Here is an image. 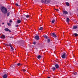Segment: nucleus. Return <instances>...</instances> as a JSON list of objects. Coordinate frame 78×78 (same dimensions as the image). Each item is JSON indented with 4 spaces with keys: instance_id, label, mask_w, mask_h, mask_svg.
<instances>
[{
    "instance_id": "b1692460",
    "label": "nucleus",
    "mask_w": 78,
    "mask_h": 78,
    "mask_svg": "<svg viewBox=\"0 0 78 78\" xmlns=\"http://www.w3.org/2000/svg\"><path fill=\"white\" fill-rule=\"evenodd\" d=\"M41 58V56L40 55L38 56L37 57V58H38V59H40Z\"/></svg>"
},
{
    "instance_id": "aec40b11",
    "label": "nucleus",
    "mask_w": 78,
    "mask_h": 78,
    "mask_svg": "<svg viewBox=\"0 0 78 78\" xmlns=\"http://www.w3.org/2000/svg\"><path fill=\"white\" fill-rule=\"evenodd\" d=\"M11 48L12 50V51H14V48H13V47L11 46Z\"/></svg>"
},
{
    "instance_id": "9b49d317",
    "label": "nucleus",
    "mask_w": 78,
    "mask_h": 78,
    "mask_svg": "<svg viewBox=\"0 0 78 78\" xmlns=\"http://www.w3.org/2000/svg\"><path fill=\"white\" fill-rule=\"evenodd\" d=\"M69 21H70V19H69V18H67L66 19L67 22L68 23H69Z\"/></svg>"
},
{
    "instance_id": "1a4fd4ad",
    "label": "nucleus",
    "mask_w": 78,
    "mask_h": 78,
    "mask_svg": "<svg viewBox=\"0 0 78 78\" xmlns=\"http://www.w3.org/2000/svg\"><path fill=\"white\" fill-rule=\"evenodd\" d=\"M51 69H52L53 71L55 72V70H56V67H54L51 68Z\"/></svg>"
},
{
    "instance_id": "393cba45",
    "label": "nucleus",
    "mask_w": 78,
    "mask_h": 78,
    "mask_svg": "<svg viewBox=\"0 0 78 78\" xmlns=\"http://www.w3.org/2000/svg\"><path fill=\"white\" fill-rule=\"evenodd\" d=\"M20 65H22V64L20 63H18L17 64V66H20Z\"/></svg>"
},
{
    "instance_id": "6e6552de",
    "label": "nucleus",
    "mask_w": 78,
    "mask_h": 78,
    "mask_svg": "<svg viewBox=\"0 0 78 78\" xmlns=\"http://www.w3.org/2000/svg\"><path fill=\"white\" fill-rule=\"evenodd\" d=\"M55 68H56V69H59V65H58V64H56L55 65Z\"/></svg>"
},
{
    "instance_id": "ea45409f",
    "label": "nucleus",
    "mask_w": 78,
    "mask_h": 78,
    "mask_svg": "<svg viewBox=\"0 0 78 78\" xmlns=\"http://www.w3.org/2000/svg\"><path fill=\"white\" fill-rule=\"evenodd\" d=\"M48 78H50V77H48Z\"/></svg>"
},
{
    "instance_id": "6ab92c4d",
    "label": "nucleus",
    "mask_w": 78,
    "mask_h": 78,
    "mask_svg": "<svg viewBox=\"0 0 78 78\" xmlns=\"http://www.w3.org/2000/svg\"><path fill=\"white\" fill-rule=\"evenodd\" d=\"M43 29V27H41L39 29V31H41V30H42Z\"/></svg>"
},
{
    "instance_id": "0eeeda50",
    "label": "nucleus",
    "mask_w": 78,
    "mask_h": 78,
    "mask_svg": "<svg viewBox=\"0 0 78 78\" xmlns=\"http://www.w3.org/2000/svg\"><path fill=\"white\" fill-rule=\"evenodd\" d=\"M4 30L5 31H9V32H10V33H11V31L9 30V29L8 28H6L4 29Z\"/></svg>"
},
{
    "instance_id": "9d476101",
    "label": "nucleus",
    "mask_w": 78,
    "mask_h": 78,
    "mask_svg": "<svg viewBox=\"0 0 78 78\" xmlns=\"http://www.w3.org/2000/svg\"><path fill=\"white\" fill-rule=\"evenodd\" d=\"M7 76H8L7 75V74H4V75L3 76V78H7Z\"/></svg>"
},
{
    "instance_id": "72a5a7b5",
    "label": "nucleus",
    "mask_w": 78,
    "mask_h": 78,
    "mask_svg": "<svg viewBox=\"0 0 78 78\" xmlns=\"http://www.w3.org/2000/svg\"><path fill=\"white\" fill-rule=\"evenodd\" d=\"M5 45H6V46H9V44H6Z\"/></svg>"
},
{
    "instance_id": "5701e85b",
    "label": "nucleus",
    "mask_w": 78,
    "mask_h": 78,
    "mask_svg": "<svg viewBox=\"0 0 78 78\" xmlns=\"http://www.w3.org/2000/svg\"><path fill=\"white\" fill-rule=\"evenodd\" d=\"M47 39H48V43H49L51 41L50 39H48V38Z\"/></svg>"
},
{
    "instance_id": "423d86ee",
    "label": "nucleus",
    "mask_w": 78,
    "mask_h": 78,
    "mask_svg": "<svg viewBox=\"0 0 78 78\" xmlns=\"http://www.w3.org/2000/svg\"><path fill=\"white\" fill-rule=\"evenodd\" d=\"M66 54L64 53L62 55H61V56H62V58H66Z\"/></svg>"
},
{
    "instance_id": "4468645a",
    "label": "nucleus",
    "mask_w": 78,
    "mask_h": 78,
    "mask_svg": "<svg viewBox=\"0 0 78 78\" xmlns=\"http://www.w3.org/2000/svg\"><path fill=\"white\" fill-rule=\"evenodd\" d=\"M5 38V36L4 35H2V36H1V38Z\"/></svg>"
},
{
    "instance_id": "f3484780",
    "label": "nucleus",
    "mask_w": 78,
    "mask_h": 78,
    "mask_svg": "<svg viewBox=\"0 0 78 78\" xmlns=\"http://www.w3.org/2000/svg\"><path fill=\"white\" fill-rule=\"evenodd\" d=\"M55 21H56L55 20H53L51 21V23H55Z\"/></svg>"
},
{
    "instance_id": "7c9ffc66",
    "label": "nucleus",
    "mask_w": 78,
    "mask_h": 78,
    "mask_svg": "<svg viewBox=\"0 0 78 78\" xmlns=\"http://www.w3.org/2000/svg\"><path fill=\"white\" fill-rule=\"evenodd\" d=\"M73 74L74 75H76V74H77V73L76 72V73H73Z\"/></svg>"
},
{
    "instance_id": "cd10ccee",
    "label": "nucleus",
    "mask_w": 78,
    "mask_h": 78,
    "mask_svg": "<svg viewBox=\"0 0 78 78\" xmlns=\"http://www.w3.org/2000/svg\"><path fill=\"white\" fill-rule=\"evenodd\" d=\"M55 10H56L57 12L59 11V10L58 9H55Z\"/></svg>"
},
{
    "instance_id": "bb28decb",
    "label": "nucleus",
    "mask_w": 78,
    "mask_h": 78,
    "mask_svg": "<svg viewBox=\"0 0 78 78\" xmlns=\"http://www.w3.org/2000/svg\"><path fill=\"white\" fill-rule=\"evenodd\" d=\"M8 37H9V38H10V39H13V37L11 36L9 37V36H8Z\"/></svg>"
},
{
    "instance_id": "20e7f679",
    "label": "nucleus",
    "mask_w": 78,
    "mask_h": 78,
    "mask_svg": "<svg viewBox=\"0 0 78 78\" xmlns=\"http://www.w3.org/2000/svg\"><path fill=\"white\" fill-rule=\"evenodd\" d=\"M63 14L65 15H66V14H68V12L66 11L63 10Z\"/></svg>"
},
{
    "instance_id": "a211bd4d",
    "label": "nucleus",
    "mask_w": 78,
    "mask_h": 78,
    "mask_svg": "<svg viewBox=\"0 0 78 78\" xmlns=\"http://www.w3.org/2000/svg\"><path fill=\"white\" fill-rule=\"evenodd\" d=\"M66 5L67 6H69L70 5V4H69V2H66Z\"/></svg>"
},
{
    "instance_id": "473e14b6",
    "label": "nucleus",
    "mask_w": 78,
    "mask_h": 78,
    "mask_svg": "<svg viewBox=\"0 0 78 78\" xmlns=\"http://www.w3.org/2000/svg\"><path fill=\"white\" fill-rule=\"evenodd\" d=\"M23 72H25V71H26V70H25V69H23Z\"/></svg>"
},
{
    "instance_id": "37998d69",
    "label": "nucleus",
    "mask_w": 78,
    "mask_h": 78,
    "mask_svg": "<svg viewBox=\"0 0 78 78\" xmlns=\"http://www.w3.org/2000/svg\"><path fill=\"white\" fill-rule=\"evenodd\" d=\"M77 11H78V9H77Z\"/></svg>"
},
{
    "instance_id": "412c9836",
    "label": "nucleus",
    "mask_w": 78,
    "mask_h": 78,
    "mask_svg": "<svg viewBox=\"0 0 78 78\" xmlns=\"http://www.w3.org/2000/svg\"><path fill=\"white\" fill-rule=\"evenodd\" d=\"M77 28V27L76 26H73V29H75L76 28Z\"/></svg>"
},
{
    "instance_id": "a19ab883",
    "label": "nucleus",
    "mask_w": 78,
    "mask_h": 78,
    "mask_svg": "<svg viewBox=\"0 0 78 78\" xmlns=\"http://www.w3.org/2000/svg\"><path fill=\"white\" fill-rule=\"evenodd\" d=\"M2 24H4V23H2Z\"/></svg>"
},
{
    "instance_id": "2f4dec72",
    "label": "nucleus",
    "mask_w": 78,
    "mask_h": 78,
    "mask_svg": "<svg viewBox=\"0 0 78 78\" xmlns=\"http://www.w3.org/2000/svg\"><path fill=\"white\" fill-rule=\"evenodd\" d=\"M12 68H13L14 69L15 68V66L13 65V66H12Z\"/></svg>"
},
{
    "instance_id": "7ed1b4c3",
    "label": "nucleus",
    "mask_w": 78,
    "mask_h": 78,
    "mask_svg": "<svg viewBox=\"0 0 78 78\" xmlns=\"http://www.w3.org/2000/svg\"><path fill=\"white\" fill-rule=\"evenodd\" d=\"M51 36H53V37H57V36L56 35V34L54 33H51Z\"/></svg>"
},
{
    "instance_id": "39448f33",
    "label": "nucleus",
    "mask_w": 78,
    "mask_h": 78,
    "mask_svg": "<svg viewBox=\"0 0 78 78\" xmlns=\"http://www.w3.org/2000/svg\"><path fill=\"white\" fill-rule=\"evenodd\" d=\"M34 38L36 40L38 41L39 39V37L38 35H36L35 36Z\"/></svg>"
},
{
    "instance_id": "c03bdc74",
    "label": "nucleus",
    "mask_w": 78,
    "mask_h": 78,
    "mask_svg": "<svg viewBox=\"0 0 78 78\" xmlns=\"http://www.w3.org/2000/svg\"><path fill=\"white\" fill-rule=\"evenodd\" d=\"M77 16H78V14L77 15Z\"/></svg>"
},
{
    "instance_id": "2eb2a0df",
    "label": "nucleus",
    "mask_w": 78,
    "mask_h": 78,
    "mask_svg": "<svg viewBox=\"0 0 78 78\" xmlns=\"http://www.w3.org/2000/svg\"><path fill=\"white\" fill-rule=\"evenodd\" d=\"M9 15H10V12H9L7 13V16L8 17L9 16Z\"/></svg>"
},
{
    "instance_id": "ddd939ff",
    "label": "nucleus",
    "mask_w": 78,
    "mask_h": 78,
    "mask_svg": "<svg viewBox=\"0 0 78 78\" xmlns=\"http://www.w3.org/2000/svg\"><path fill=\"white\" fill-rule=\"evenodd\" d=\"M43 37L44 38H45V39H48V36H47L46 35H44Z\"/></svg>"
},
{
    "instance_id": "f704fd0d",
    "label": "nucleus",
    "mask_w": 78,
    "mask_h": 78,
    "mask_svg": "<svg viewBox=\"0 0 78 78\" xmlns=\"http://www.w3.org/2000/svg\"><path fill=\"white\" fill-rule=\"evenodd\" d=\"M33 44H34V45H35V44H36V42H34Z\"/></svg>"
},
{
    "instance_id": "f03ea898",
    "label": "nucleus",
    "mask_w": 78,
    "mask_h": 78,
    "mask_svg": "<svg viewBox=\"0 0 78 78\" xmlns=\"http://www.w3.org/2000/svg\"><path fill=\"white\" fill-rule=\"evenodd\" d=\"M41 2L43 3L48 4V3H49L50 2V0H41Z\"/></svg>"
},
{
    "instance_id": "4c0bfd02",
    "label": "nucleus",
    "mask_w": 78,
    "mask_h": 78,
    "mask_svg": "<svg viewBox=\"0 0 78 78\" xmlns=\"http://www.w3.org/2000/svg\"><path fill=\"white\" fill-rule=\"evenodd\" d=\"M16 27H18V25H16Z\"/></svg>"
},
{
    "instance_id": "f257e3e1",
    "label": "nucleus",
    "mask_w": 78,
    "mask_h": 78,
    "mask_svg": "<svg viewBox=\"0 0 78 78\" xmlns=\"http://www.w3.org/2000/svg\"><path fill=\"white\" fill-rule=\"evenodd\" d=\"M1 10L2 12L4 14H6V13L8 12V10L7 9L4 7H1Z\"/></svg>"
},
{
    "instance_id": "dca6fc26",
    "label": "nucleus",
    "mask_w": 78,
    "mask_h": 78,
    "mask_svg": "<svg viewBox=\"0 0 78 78\" xmlns=\"http://www.w3.org/2000/svg\"><path fill=\"white\" fill-rule=\"evenodd\" d=\"M17 22L18 23H20L21 22V20H19L17 21Z\"/></svg>"
},
{
    "instance_id": "a878e982",
    "label": "nucleus",
    "mask_w": 78,
    "mask_h": 78,
    "mask_svg": "<svg viewBox=\"0 0 78 78\" xmlns=\"http://www.w3.org/2000/svg\"><path fill=\"white\" fill-rule=\"evenodd\" d=\"M15 5H16V6H18L19 7L20 6V5H18V4L17 3H16Z\"/></svg>"
},
{
    "instance_id": "4be33fe9",
    "label": "nucleus",
    "mask_w": 78,
    "mask_h": 78,
    "mask_svg": "<svg viewBox=\"0 0 78 78\" xmlns=\"http://www.w3.org/2000/svg\"><path fill=\"white\" fill-rule=\"evenodd\" d=\"M73 35L76 36H78V34L76 33L73 34Z\"/></svg>"
},
{
    "instance_id": "c85d7f7f",
    "label": "nucleus",
    "mask_w": 78,
    "mask_h": 78,
    "mask_svg": "<svg viewBox=\"0 0 78 78\" xmlns=\"http://www.w3.org/2000/svg\"><path fill=\"white\" fill-rule=\"evenodd\" d=\"M7 25H8V26H11V23H7Z\"/></svg>"
},
{
    "instance_id": "c9c22d12",
    "label": "nucleus",
    "mask_w": 78,
    "mask_h": 78,
    "mask_svg": "<svg viewBox=\"0 0 78 78\" xmlns=\"http://www.w3.org/2000/svg\"><path fill=\"white\" fill-rule=\"evenodd\" d=\"M22 46H23V47H25V45L24 44H23V45H21Z\"/></svg>"
},
{
    "instance_id": "f8f14e48",
    "label": "nucleus",
    "mask_w": 78,
    "mask_h": 78,
    "mask_svg": "<svg viewBox=\"0 0 78 78\" xmlns=\"http://www.w3.org/2000/svg\"><path fill=\"white\" fill-rule=\"evenodd\" d=\"M24 16H25L26 18H28L30 17V15H24Z\"/></svg>"
},
{
    "instance_id": "e433bc0d",
    "label": "nucleus",
    "mask_w": 78,
    "mask_h": 78,
    "mask_svg": "<svg viewBox=\"0 0 78 78\" xmlns=\"http://www.w3.org/2000/svg\"><path fill=\"white\" fill-rule=\"evenodd\" d=\"M9 22L10 23H11V22H12V20H10Z\"/></svg>"
},
{
    "instance_id": "c756f323",
    "label": "nucleus",
    "mask_w": 78,
    "mask_h": 78,
    "mask_svg": "<svg viewBox=\"0 0 78 78\" xmlns=\"http://www.w3.org/2000/svg\"><path fill=\"white\" fill-rule=\"evenodd\" d=\"M9 45L10 47H12V45H11V43H10L9 44Z\"/></svg>"
},
{
    "instance_id": "79ce46f5",
    "label": "nucleus",
    "mask_w": 78,
    "mask_h": 78,
    "mask_svg": "<svg viewBox=\"0 0 78 78\" xmlns=\"http://www.w3.org/2000/svg\"><path fill=\"white\" fill-rule=\"evenodd\" d=\"M36 50H37V48H36Z\"/></svg>"
},
{
    "instance_id": "58836bf2",
    "label": "nucleus",
    "mask_w": 78,
    "mask_h": 78,
    "mask_svg": "<svg viewBox=\"0 0 78 78\" xmlns=\"http://www.w3.org/2000/svg\"><path fill=\"white\" fill-rule=\"evenodd\" d=\"M16 65H17V64H15L14 65H13V66H16Z\"/></svg>"
}]
</instances>
